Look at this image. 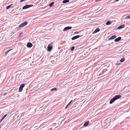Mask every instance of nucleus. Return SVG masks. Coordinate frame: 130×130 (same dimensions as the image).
Listing matches in <instances>:
<instances>
[{
	"mask_svg": "<svg viewBox=\"0 0 130 130\" xmlns=\"http://www.w3.org/2000/svg\"><path fill=\"white\" fill-rule=\"evenodd\" d=\"M121 95H115L113 98L111 99L109 102V103L111 104L113 103L115 100L121 98Z\"/></svg>",
	"mask_w": 130,
	"mask_h": 130,
	"instance_id": "obj_1",
	"label": "nucleus"
},
{
	"mask_svg": "<svg viewBox=\"0 0 130 130\" xmlns=\"http://www.w3.org/2000/svg\"><path fill=\"white\" fill-rule=\"evenodd\" d=\"M53 47V43L52 42H51L49 44L47 47V50L48 51H51Z\"/></svg>",
	"mask_w": 130,
	"mask_h": 130,
	"instance_id": "obj_2",
	"label": "nucleus"
},
{
	"mask_svg": "<svg viewBox=\"0 0 130 130\" xmlns=\"http://www.w3.org/2000/svg\"><path fill=\"white\" fill-rule=\"evenodd\" d=\"M33 6V5H26L24 6L22 8V9H23L24 10L29 8L30 7H32Z\"/></svg>",
	"mask_w": 130,
	"mask_h": 130,
	"instance_id": "obj_3",
	"label": "nucleus"
},
{
	"mask_svg": "<svg viewBox=\"0 0 130 130\" xmlns=\"http://www.w3.org/2000/svg\"><path fill=\"white\" fill-rule=\"evenodd\" d=\"M25 85L24 84H22L20 85V86L19 89V91L20 92H22L23 87H24Z\"/></svg>",
	"mask_w": 130,
	"mask_h": 130,
	"instance_id": "obj_4",
	"label": "nucleus"
},
{
	"mask_svg": "<svg viewBox=\"0 0 130 130\" xmlns=\"http://www.w3.org/2000/svg\"><path fill=\"white\" fill-rule=\"evenodd\" d=\"M27 22H25L21 24L19 26V27H23L25 26L27 24Z\"/></svg>",
	"mask_w": 130,
	"mask_h": 130,
	"instance_id": "obj_5",
	"label": "nucleus"
},
{
	"mask_svg": "<svg viewBox=\"0 0 130 130\" xmlns=\"http://www.w3.org/2000/svg\"><path fill=\"white\" fill-rule=\"evenodd\" d=\"M72 28V27L71 26H67L65 27L63 29V31H67L68 29H71Z\"/></svg>",
	"mask_w": 130,
	"mask_h": 130,
	"instance_id": "obj_6",
	"label": "nucleus"
},
{
	"mask_svg": "<svg viewBox=\"0 0 130 130\" xmlns=\"http://www.w3.org/2000/svg\"><path fill=\"white\" fill-rule=\"evenodd\" d=\"M82 36L81 35V37ZM80 37V36L79 35H77L76 36H75L73 37L72 38V40H74L76 39H77L79 38Z\"/></svg>",
	"mask_w": 130,
	"mask_h": 130,
	"instance_id": "obj_7",
	"label": "nucleus"
},
{
	"mask_svg": "<svg viewBox=\"0 0 130 130\" xmlns=\"http://www.w3.org/2000/svg\"><path fill=\"white\" fill-rule=\"evenodd\" d=\"M33 46V45L32 44L30 43V42H28V43L27 44V46L28 47H29V48H30L32 46Z\"/></svg>",
	"mask_w": 130,
	"mask_h": 130,
	"instance_id": "obj_8",
	"label": "nucleus"
},
{
	"mask_svg": "<svg viewBox=\"0 0 130 130\" xmlns=\"http://www.w3.org/2000/svg\"><path fill=\"white\" fill-rule=\"evenodd\" d=\"M125 26V25L124 24H123L119 26L117 28L118 29H122L123 28H124Z\"/></svg>",
	"mask_w": 130,
	"mask_h": 130,
	"instance_id": "obj_9",
	"label": "nucleus"
},
{
	"mask_svg": "<svg viewBox=\"0 0 130 130\" xmlns=\"http://www.w3.org/2000/svg\"><path fill=\"white\" fill-rule=\"evenodd\" d=\"M100 29L99 28H96L95 30L92 32L93 34H95L100 31Z\"/></svg>",
	"mask_w": 130,
	"mask_h": 130,
	"instance_id": "obj_10",
	"label": "nucleus"
},
{
	"mask_svg": "<svg viewBox=\"0 0 130 130\" xmlns=\"http://www.w3.org/2000/svg\"><path fill=\"white\" fill-rule=\"evenodd\" d=\"M121 37H119L118 38L116 39L115 40V42H117L119 41L121 39Z\"/></svg>",
	"mask_w": 130,
	"mask_h": 130,
	"instance_id": "obj_11",
	"label": "nucleus"
},
{
	"mask_svg": "<svg viewBox=\"0 0 130 130\" xmlns=\"http://www.w3.org/2000/svg\"><path fill=\"white\" fill-rule=\"evenodd\" d=\"M117 37V36L116 35H113L110 38L108 39L109 40H112L114 39Z\"/></svg>",
	"mask_w": 130,
	"mask_h": 130,
	"instance_id": "obj_12",
	"label": "nucleus"
},
{
	"mask_svg": "<svg viewBox=\"0 0 130 130\" xmlns=\"http://www.w3.org/2000/svg\"><path fill=\"white\" fill-rule=\"evenodd\" d=\"M89 123V121H87L84 124V126H86Z\"/></svg>",
	"mask_w": 130,
	"mask_h": 130,
	"instance_id": "obj_13",
	"label": "nucleus"
},
{
	"mask_svg": "<svg viewBox=\"0 0 130 130\" xmlns=\"http://www.w3.org/2000/svg\"><path fill=\"white\" fill-rule=\"evenodd\" d=\"M54 2H52L49 5V6L50 7H53V4H54Z\"/></svg>",
	"mask_w": 130,
	"mask_h": 130,
	"instance_id": "obj_14",
	"label": "nucleus"
},
{
	"mask_svg": "<svg viewBox=\"0 0 130 130\" xmlns=\"http://www.w3.org/2000/svg\"><path fill=\"white\" fill-rule=\"evenodd\" d=\"M20 28L21 27H19H19H17L15 29V32H17L19 30H20Z\"/></svg>",
	"mask_w": 130,
	"mask_h": 130,
	"instance_id": "obj_15",
	"label": "nucleus"
},
{
	"mask_svg": "<svg viewBox=\"0 0 130 130\" xmlns=\"http://www.w3.org/2000/svg\"><path fill=\"white\" fill-rule=\"evenodd\" d=\"M69 0H64L63 1L62 3H68L69 2Z\"/></svg>",
	"mask_w": 130,
	"mask_h": 130,
	"instance_id": "obj_16",
	"label": "nucleus"
},
{
	"mask_svg": "<svg viewBox=\"0 0 130 130\" xmlns=\"http://www.w3.org/2000/svg\"><path fill=\"white\" fill-rule=\"evenodd\" d=\"M111 23V21H108L106 22V24L107 25H109Z\"/></svg>",
	"mask_w": 130,
	"mask_h": 130,
	"instance_id": "obj_17",
	"label": "nucleus"
},
{
	"mask_svg": "<svg viewBox=\"0 0 130 130\" xmlns=\"http://www.w3.org/2000/svg\"><path fill=\"white\" fill-rule=\"evenodd\" d=\"M13 49H10L9 50H8L7 51H6L5 52V53L6 54H7L9 52H10L11 50Z\"/></svg>",
	"mask_w": 130,
	"mask_h": 130,
	"instance_id": "obj_18",
	"label": "nucleus"
},
{
	"mask_svg": "<svg viewBox=\"0 0 130 130\" xmlns=\"http://www.w3.org/2000/svg\"><path fill=\"white\" fill-rule=\"evenodd\" d=\"M125 60V59L124 58H123L121 59L120 60V62H124Z\"/></svg>",
	"mask_w": 130,
	"mask_h": 130,
	"instance_id": "obj_19",
	"label": "nucleus"
},
{
	"mask_svg": "<svg viewBox=\"0 0 130 130\" xmlns=\"http://www.w3.org/2000/svg\"><path fill=\"white\" fill-rule=\"evenodd\" d=\"M11 5H9L8 6H7L6 7V9H8L9 8H10V7L11 6Z\"/></svg>",
	"mask_w": 130,
	"mask_h": 130,
	"instance_id": "obj_20",
	"label": "nucleus"
},
{
	"mask_svg": "<svg viewBox=\"0 0 130 130\" xmlns=\"http://www.w3.org/2000/svg\"><path fill=\"white\" fill-rule=\"evenodd\" d=\"M56 90V88H52L51 89V90L52 91H55Z\"/></svg>",
	"mask_w": 130,
	"mask_h": 130,
	"instance_id": "obj_21",
	"label": "nucleus"
},
{
	"mask_svg": "<svg viewBox=\"0 0 130 130\" xmlns=\"http://www.w3.org/2000/svg\"><path fill=\"white\" fill-rule=\"evenodd\" d=\"M126 19H130V15L127 16L125 18Z\"/></svg>",
	"mask_w": 130,
	"mask_h": 130,
	"instance_id": "obj_22",
	"label": "nucleus"
},
{
	"mask_svg": "<svg viewBox=\"0 0 130 130\" xmlns=\"http://www.w3.org/2000/svg\"><path fill=\"white\" fill-rule=\"evenodd\" d=\"M74 48H75L74 47V46L72 47L71 48V51H73L74 49Z\"/></svg>",
	"mask_w": 130,
	"mask_h": 130,
	"instance_id": "obj_23",
	"label": "nucleus"
},
{
	"mask_svg": "<svg viewBox=\"0 0 130 130\" xmlns=\"http://www.w3.org/2000/svg\"><path fill=\"white\" fill-rule=\"evenodd\" d=\"M119 0H115L114 2H113V3H115L116 2H118L119 1Z\"/></svg>",
	"mask_w": 130,
	"mask_h": 130,
	"instance_id": "obj_24",
	"label": "nucleus"
},
{
	"mask_svg": "<svg viewBox=\"0 0 130 130\" xmlns=\"http://www.w3.org/2000/svg\"><path fill=\"white\" fill-rule=\"evenodd\" d=\"M7 116V114H6V115H5L3 117L4 118H5V117H6Z\"/></svg>",
	"mask_w": 130,
	"mask_h": 130,
	"instance_id": "obj_25",
	"label": "nucleus"
},
{
	"mask_svg": "<svg viewBox=\"0 0 130 130\" xmlns=\"http://www.w3.org/2000/svg\"><path fill=\"white\" fill-rule=\"evenodd\" d=\"M101 0H96L95 1L96 2H99Z\"/></svg>",
	"mask_w": 130,
	"mask_h": 130,
	"instance_id": "obj_26",
	"label": "nucleus"
},
{
	"mask_svg": "<svg viewBox=\"0 0 130 130\" xmlns=\"http://www.w3.org/2000/svg\"><path fill=\"white\" fill-rule=\"evenodd\" d=\"M70 102H69V103L67 105V106H69V105L70 104Z\"/></svg>",
	"mask_w": 130,
	"mask_h": 130,
	"instance_id": "obj_27",
	"label": "nucleus"
},
{
	"mask_svg": "<svg viewBox=\"0 0 130 130\" xmlns=\"http://www.w3.org/2000/svg\"><path fill=\"white\" fill-rule=\"evenodd\" d=\"M4 119V118L3 117L1 119V120L3 121Z\"/></svg>",
	"mask_w": 130,
	"mask_h": 130,
	"instance_id": "obj_28",
	"label": "nucleus"
},
{
	"mask_svg": "<svg viewBox=\"0 0 130 130\" xmlns=\"http://www.w3.org/2000/svg\"><path fill=\"white\" fill-rule=\"evenodd\" d=\"M116 64L117 65H120V63H118V62H117V63H116Z\"/></svg>",
	"mask_w": 130,
	"mask_h": 130,
	"instance_id": "obj_29",
	"label": "nucleus"
},
{
	"mask_svg": "<svg viewBox=\"0 0 130 130\" xmlns=\"http://www.w3.org/2000/svg\"><path fill=\"white\" fill-rule=\"evenodd\" d=\"M68 106H67V105L66 106V107H65V108H66V109H67V108H68Z\"/></svg>",
	"mask_w": 130,
	"mask_h": 130,
	"instance_id": "obj_30",
	"label": "nucleus"
},
{
	"mask_svg": "<svg viewBox=\"0 0 130 130\" xmlns=\"http://www.w3.org/2000/svg\"><path fill=\"white\" fill-rule=\"evenodd\" d=\"M2 121L1 119L0 120V123H1Z\"/></svg>",
	"mask_w": 130,
	"mask_h": 130,
	"instance_id": "obj_31",
	"label": "nucleus"
},
{
	"mask_svg": "<svg viewBox=\"0 0 130 130\" xmlns=\"http://www.w3.org/2000/svg\"><path fill=\"white\" fill-rule=\"evenodd\" d=\"M72 100H71V101H70V103H71V102H72Z\"/></svg>",
	"mask_w": 130,
	"mask_h": 130,
	"instance_id": "obj_32",
	"label": "nucleus"
},
{
	"mask_svg": "<svg viewBox=\"0 0 130 130\" xmlns=\"http://www.w3.org/2000/svg\"><path fill=\"white\" fill-rule=\"evenodd\" d=\"M32 63H34V62L32 61Z\"/></svg>",
	"mask_w": 130,
	"mask_h": 130,
	"instance_id": "obj_33",
	"label": "nucleus"
},
{
	"mask_svg": "<svg viewBox=\"0 0 130 130\" xmlns=\"http://www.w3.org/2000/svg\"><path fill=\"white\" fill-rule=\"evenodd\" d=\"M1 127V126H0V128Z\"/></svg>",
	"mask_w": 130,
	"mask_h": 130,
	"instance_id": "obj_34",
	"label": "nucleus"
}]
</instances>
